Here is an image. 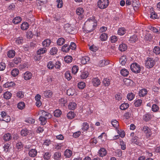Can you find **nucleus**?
I'll list each match as a JSON object with an SVG mask.
<instances>
[{
    "label": "nucleus",
    "instance_id": "obj_61",
    "mask_svg": "<svg viewBox=\"0 0 160 160\" xmlns=\"http://www.w3.org/2000/svg\"><path fill=\"white\" fill-rule=\"evenodd\" d=\"M25 121L28 123L30 124H33L34 123L35 120L34 119L32 118H29L27 120H26Z\"/></svg>",
    "mask_w": 160,
    "mask_h": 160
},
{
    "label": "nucleus",
    "instance_id": "obj_33",
    "mask_svg": "<svg viewBox=\"0 0 160 160\" xmlns=\"http://www.w3.org/2000/svg\"><path fill=\"white\" fill-rule=\"evenodd\" d=\"M22 20L21 18L20 17H17L15 18L12 20V22L15 24H17L19 23Z\"/></svg>",
    "mask_w": 160,
    "mask_h": 160
},
{
    "label": "nucleus",
    "instance_id": "obj_28",
    "mask_svg": "<svg viewBox=\"0 0 160 160\" xmlns=\"http://www.w3.org/2000/svg\"><path fill=\"white\" fill-rule=\"evenodd\" d=\"M15 84L13 82H7L3 85V87L5 88H9L13 87Z\"/></svg>",
    "mask_w": 160,
    "mask_h": 160
},
{
    "label": "nucleus",
    "instance_id": "obj_45",
    "mask_svg": "<svg viewBox=\"0 0 160 160\" xmlns=\"http://www.w3.org/2000/svg\"><path fill=\"white\" fill-rule=\"evenodd\" d=\"M25 106V103L23 102H21L18 103L17 105L18 108L20 110L23 109Z\"/></svg>",
    "mask_w": 160,
    "mask_h": 160
},
{
    "label": "nucleus",
    "instance_id": "obj_37",
    "mask_svg": "<svg viewBox=\"0 0 160 160\" xmlns=\"http://www.w3.org/2000/svg\"><path fill=\"white\" fill-rule=\"evenodd\" d=\"M109 63L108 61H106L105 60H102L100 61L99 65L100 67H103L108 65Z\"/></svg>",
    "mask_w": 160,
    "mask_h": 160
},
{
    "label": "nucleus",
    "instance_id": "obj_24",
    "mask_svg": "<svg viewBox=\"0 0 160 160\" xmlns=\"http://www.w3.org/2000/svg\"><path fill=\"white\" fill-rule=\"evenodd\" d=\"M29 28V24L26 22H24L21 25V29L25 30H27Z\"/></svg>",
    "mask_w": 160,
    "mask_h": 160
},
{
    "label": "nucleus",
    "instance_id": "obj_42",
    "mask_svg": "<svg viewBox=\"0 0 160 160\" xmlns=\"http://www.w3.org/2000/svg\"><path fill=\"white\" fill-rule=\"evenodd\" d=\"M62 114L61 111L58 109L56 110L54 112V115L56 117H59Z\"/></svg>",
    "mask_w": 160,
    "mask_h": 160
},
{
    "label": "nucleus",
    "instance_id": "obj_46",
    "mask_svg": "<svg viewBox=\"0 0 160 160\" xmlns=\"http://www.w3.org/2000/svg\"><path fill=\"white\" fill-rule=\"evenodd\" d=\"M129 107V104L127 103H124L122 104L120 106V109L122 110H125Z\"/></svg>",
    "mask_w": 160,
    "mask_h": 160
},
{
    "label": "nucleus",
    "instance_id": "obj_1",
    "mask_svg": "<svg viewBox=\"0 0 160 160\" xmlns=\"http://www.w3.org/2000/svg\"><path fill=\"white\" fill-rule=\"evenodd\" d=\"M97 25V23L95 22L94 18L88 19L84 23L86 28L85 32L86 33L92 32L95 29Z\"/></svg>",
    "mask_w": 160,
    "mask_h": 160
},
{
    "label": "nucleus",
    "instance_id": "obj_2",
    "mask_svg": "<svg viewBox=\"0 0 160 160\" xmlns=\"http://www.w3.org/2000/svg\"><path fill=\"white\" fill-rule=\"evenodd\" d=\"M38 114L41 115L39 120L41 122V124L42 125H45L47 122V119L51 118L52 116L50 113L44 110L40 111Z\"/></svg>",
    "mask_w": 160,
    "mask_h": 160
},
{
    "label": "nucleus",
    "instance_id": "obj_13",
    "mask_svg": "<svg viewBox=\"0 0 160 160\" xmlns=\"http://www.w3.org/2000/svg\"><path fill=\"white\" fill-rule=\"evenodd\" d=\"M148 91L146 89L143 88L139 92V96L140 97H143L147 94Z\"/></svg>",
    "mask_w": 160,
    "mask_h": 160
},
{
    "label": "nucleus",
    "instance_id": "obj_22",
    "mask_svg": "<svg viewBox=\"0 0 160 160\" xmlns=\"http://www.w3.org/2000/svg\"><path fill=\"white\" fill-rule=\"evenodd\" d=\"M126 56H123L120 58L119 62L122 65H125L126 64L127 59Z\"/></svg>",
    "mask_w": 160,
    "mask_h": 160
},
{
    "label": "nucleus",
    "instance_id": "obj_15",
    "mask_svg": "<svg viewBox=\"0 0 160 160\" xmlns=\"http://www.w3.org/2000/svg\"><path fill=\"white\" fill-rule=\"evenodd\" d=\"M61 156V153L59 152H55L53 155V158L55 160H60Z\"/></svg>",
    "mask_w": 160,
    "mask_h": 160
},
{
    "label": "nucleus",
    "instance_id": "obj_60",
    "mask_svg": "<svg viewBox=\"0 0 160 160\" xmlns=\"http://www.w3.org/2000/svg\"><path fill=\"white\" fill-rule=\"evenodd\" d=\"M112 124L113 127L117 128L119 126V123L116 120H114L112 121Z\"/></svg>",
    "mask_w": 160,
    "mask_h": 160
},
{
    "label": "nucleus",
    "instance_id": "obj_8",
    "mask_svg": "<svg viewBox=\"0 0 160 160\" xmlns=\"http://www.w3.org/2000/svg\"><path fill=\"white\" fill-rule=\"evenodd\" d=\"M153 117L152 115L148 113L143 115V118L144 121L147 122L150 120Z\"/></svg>",
    "mask_w": 160,
    "mask_h": 160
},
{
    "label": "nucleus",
    "instance_id": "obj_55",
    "mask_svg": "<svg viewBox=\"0 0 160 160\" xmlns=\"http://www.w3.org/2000/svg\"><path fill=\"white\" fill-rule=\"evenodd\" d=\"M88 72H83L81 73V77L82 79H85L88 77Z\"/></svg>",
    "mask_w": 160,
    "mask_h": 160
},
{
    "label": "nucleus",
    "instance_id": "obj_12",
    "mask_svg": "<svg viewBox=\"0 0 160 160\" xmlns=\"http://www.w3.org/2000/svg\"><path fill=\"white\" fill-rule=\"evenodd\" d=\"M92 81L93 85L95 87L98 86L101 83L100 80L98 78H93Z\"/></svg>",
    "mask_w": 160,
    "mask_h": 160
},
{
    "label": "nucleus",
    "instance_id": "obj_39",
    "mask_svg": "<svg viewBox=\"0 0 160 160\" xmlns=\"http://www.w3.org/2000/svg\"><path fill=\"white\" fill-rule=\"evenodd\" d=\"M120 73L122 76L126 77L128 75L129 72L126 69H123L121 70Z\"/></svg>",
    "mask_w": 160,
    "mask_h": 160
},
{
    "label": "nucleus",
    "instance_id": "obj_51",
    "mask_svg": "<svg viewBox=\"0 0 160 160\" xmlns=\"http://www.w3.org/2000/svg\"><path fill=\"white\" fill-rule=\"evenodd\" d=\"M23 147V145L22 142H17L16 145V148L18 150H20L22 149Z\"/></svg>",
    "mask_w": 160,
    "mask_h": 160
},
{
    "label": "nucleus",
    "instance_id": "obj_35",
    "mask_svg": "<svg viewBox=\"0 0 160 160\" xmlns=\"http://www.w3.org/2000/svg\"><path fill=\"white\" fill-rule=\"evenodd\" d=\"M76 13L78 15H82L84 13V10L82 8H79L77 9Z\"/></svg>",
    "mask_w": 160,
    "mask_h": 160
},
{
    "label": "nucleus",
    "instance_id": "obj_58",
    "mask_svg": "<svg viewBox=\"0 0 160 160\" xmlns=\"http://www.w3.org/2000/svg\"><path fill=\"white\" fill-rule=\"evenodd\" d=\"M74 90L71 88L68 89L67 90V94L68 96L73 95L74 94Z\"/></svg>",
    "mask_w": 160,
    "mask_h": 160
},
{
    "label": "nucleus",
    "instance_id": "obj_36",
    "mask_svg": "<svg viewBox=\"0 0 160 160\" xmlns=\"http://www.w3.org/2000/svg\"><path fill=\"white\" fill-rule=\"evenodd\" d=\"M51 153L49 152H46L44 153L43 154V158L45 160H49L51 157Z\"/></svg>",
    "mask_w": 160,
    "mask_h": 160
},
{
    "label": "nucleus",
    "instance_id": "obj_34",
    "mask_svg": "<svg viewBox=\"0 0 160 160\" xmlns=\"http://www.w3.org/2000/svg\"><path fill=\"white\" fill-rule=\"evenodd\" d=\"M65 42V39L62 38H58L57 41V44L59 46H61L63 45Z\"/></svg>",
    "mask_w": 160,
    "mask_h": 160
},
{
    "label": "nucleus",
    "instance_id": "obj_10",
    "mask_svg": "<svg viewBox=\"0 0 160 160\" xmlns=\"http://www.w3.org/2000/svg\"><path fill=\"white\" fill-rule=\"evenodd\" d=\"M106 150L104 148H101L98 152V155L101 157H103L107 154Z\"/></svg>",
    "mask_w": 160,
    "mask_h": 160
},
{
    "label": "nucleus",
    "instance_id": "obj_56",
    "mask_svg": "<svg viewBox=\"0 0 160 160\" xmlns=\"http://www.w3.org/2000/svg\"><path fill=\"white\" fill-rule=\"evenodd\" d=\"M153 52L156 54L160 53V48L158 46H155L153 49Z\"/></svg>",
    "mask_w": 160,
    "mask_h": 160
},
{
    "label": "nucleus",
    "instance_id": "obj_5",
    "mask_svg": "<svg viewBox=\"0 0 160 160\" xmlns=\"http://www.w3.org/2000/svg\"><path fill=\"white\" fill-rule=\"evenodd\" d=\"M130 69L132 72L136 73H139L141 71L140 65L137 63H133L131 64Z\"/></svg>",
    "mask_w": 160,
    "mask_h": 160
},
{
    "label": "nucleus",
    "instance_id": "obj_64",
    "mask_svg": "<svg viewBox=\"0 0 160 160\" xmlns=\"http://www.w3.org/2000/svg\"><path fill=\"white\" fill-rule=\"evenodd\" d=\"M21 62V59L19 57H15L13 60V62L16 64H18Z\"/></svg>",
    "mask_w": 160,
    "mask_h": 160
},
{
    "label": "nucleus",
    "instance_id": "obj_38",
    "mask_svg": "<svg viewBox=\"0 0 160 160\" xmlns=\"http://www.w3.org/2000/svg\"><path fill=\"white\" fill-rule=\"evenodd\" d=\"M19 72V71L18 69L15 68L12 71L11 73L13 77H15L18 75Z\"/></svg>",
    "mask_w": 160,
    "mask_h": 160
},
{
    "label": "nucleus",
    "instance_id": "obj_16",
    "mask_svg": "<svg viewBox=\"0 0 160 160\" xmlns=\"http://www.w3.org/2000/svg\"><path fill=\"white\" fill-rule=\"evenodd\" d=\"M32 76V74L31 72H27L24 74L23 77L25 80H28L31 78Z\"/></svg>",
    "mask_w": 160,
    "mask_h": 160
},
{
    "label": "nucleus",
    "instance_id": "obj_63",
    "mask_svg": "<svg viewBox=\"0 0 160 160\" xmlns=\"http://www.w3.org/2000/svg\"><path fill=\"white\" fill-rule=\"evenodd\" d=\"M149 29H150V30L153 32H156L157 33H160L159 32L158 30V29L154 27L150 26L149 27Z\"/></svg>",
    "mask_w": 160,
    "mask_h": 160
},
{
    "label": "nucleus",
    "instance_id": "obj_49",
    "mask_svg": "<svg viewBox=\"0 0 160 160\" xmlns=\"http://www.w3.org/2000/svg\"><path fill=\"white\" fill-rule=\"evenodd\" d=\"M47 67L49 69H52L54 67V64L52 61H49L48 62L47 65Z\"/></svg>",
    "mask_w": 160,
    "mask_h": 160
},
{
    "label": "nucleus",
    "instance_id": "obj_47",
    "mask_svg": "<svg viewBox=\"0 0 160 160\" xmlns=\"http://www.w3.org/2000/svg\"><path fill=\"white\" fill-rule=\"evenodd\" d=\"M89 60V58L88 57H82L81 60V62L82 64H85Z\"/></svg>",
    "mask_w": 160,
    "mask_h": 160
},
{
    "label": "nucleus",
    "instance_id": "obj_21",
    "mask_svg": "<svg viewBox=\"0 0 160 160\" xmlns=\"http://www.w3.org/2000/svg\"><path fill=\"white\" fill-rule=\"evenodd\" d=\"M47 51V49L45 47L41 48L37 51V54L40 55L45 53Z\"/></svg>",
    "mask_w": 160,
    "mask_h": 160
},
{
    "label": "nucleus",
    "instance_id": "obj_62",
    "mask_svg": "<svg viewBox=\"0 0 160 160\" xmlns=\"http://www.w3.org/2000/svg\"><path fill=\"white\" fill-rule=\"evenodd\" d=\"M116 156L118 157H121L122 156V152L121 150H117L115 151Z\"/></svg>",
    "mask_w": 160,
    "mask_h": 160
},
{
    "label": "nucleus",
    "instance_id": "obj_43",
    "mask_svg": "<svg viewBox=\"0 0 160 160\" xmlns=\"http://www.w3.org/2000/svg\"><path fill=\"white\" fill-rule=\"evenodd\" d=\"M132 5L133 7H138L140 5V3L138 0H132Z\"/></svg>",
    "mask_w": 160,
    "mask_h": 160
},
{
    "label": "nucleus",
    "instance_id": "obj_44",
    "mask_svg": "<svg viewBox=\"0 0 160 160\" xmlns=\"http://www.w3.org/2000/svg\"><path fill=\"white\" fill-rule=\"evenodd\" d=\"M65 62L67 63L71 62L72 61V58L70 56H66L64 58Z\"/></svg>",
    "mask_w": 160,
    "mask_h": 160
},
{
    "label": "nucleus",
    "instance_id": "obj_31",
    "mask_svg": "<svg viewBox=\"0 0 160 160\" xmlns=\"http://www.w3.org/2000/svg\"><path fill=\"white\" fill-rule=\"evenodd\" d=\"M15 52L13 50H10L8 52L7 55L8 57L11 58H13L15 55Z\"/></svg>",
    "mask_w": 160,
    "mask_h": 160
},
{
    "label": "nucleus",
    "instance_id": "obj_7",
    "mask_svg": "<svg viewBox=\"0 0 160 160\" xmlns=\"http://www.w3.org/2000/svg\"><path fill=\"white\" fill-rule=\"evenodd\" d=\"M156 132L154 130L151 131L149 129L145 134V136L147 138H152L154 137L156 135Z\"/></svg>",
    "mask_w": 160,
    "mask_h": 160
},
{
    "label": "nucleus",
    "instance_id": "obj_11",
    "mask_svg": "<svg viewBox=\"0 0 160 160\" xmlns=\"http://www.w3.org/2000/svg\"><path fill=\"white\" fill-rule=\"evenodd\" d=\"M138 40V38L137 35L134 34L130 37L129 39V41L130 42L133 43L137 42Z\"/></svg>",
    "mask_w": 160,
    "mask_h": 160
},
{
    "label": "nucleus",
    "instance_id": "obj_9",
    "mask_svg": "<svg viewBox=\"0 0 160 160\" xmlns=\"http://www.w3.org/2000/svg\"><path fill=\"white\" fill-rule=\"evenodd\" d=\"M28 154L30 157L34 158L37 155V152L36 149H32L29 151Z\"/></svg>",
    "mask_w": 160,
    "mask_h": 160
},
{
    "label": "nucleus",
    "instance_id": "obj_25",
    "mask_svg": "<svg viewBox=\"0 0 160 160\" xmlns=\"http://www.w3.org/2000/svg\"><path fill=\"white\" fill-rule=\"evenodd\" d=\"M126 32V30L124 28H119L118 31V34L120 36L123 35Z\"/></svg>",
    "mask_w": 160,
    "mask_h": 160
},
{
    "label": "nucleus",
    "instance_id": "obj_57",
    "mask_svg": "<svg viewBox=\"0 0 160 160\" xmlns=\"http://www.w3.org/2000/svg\"><path fill=\"white\" fill-rule=\"evenodd\" d=\"M115 98L116 100H121L122 99V94L120 93H118L115 95Z\"/></svg>",
    "mask_w": 160,
    "mask_h": 160
},
{
    "label": "nucleus",
    "instance_id": "obj_20",
    "mask_svg": "<svg viewBox=\"0 0 160 160\" xmlns=\"http://www.w3.org/2000/svg\"><path fill=\"white\" fill-rule=\"evenodd\" d=\"M51 42V41L50 39H47L43 41L42 44L44 47H47L49 46Z\"/></svg>",
    "mask_w": 160,
    "mask_h": 160
},
{
    "label": "nucleus",
    "instance_id": "obj_14",
    "mask_svg": "<svg viewBox=\"0 0 160 160\" xmlns=\"http://www.w3.org/2000/svg\"><path fill=\"white\" fill-rule=\"evenodd\" d=\"M12 138L11 134L8 133L4 134L3 136V140L6 141H8L11 140Z\"/></svg>",
    "mask_w": 160,
    "mask_h": 160
},
{
    "label": "nucleus",
    "instance_id": "obj_59",
    "mask_svg": "<svg viewBox=\"0 0 160 160\" xmlns=\"http://www.w3.org/2000/svg\"><path fill=\"white\" fill-rule=\"evenodd\" d=\"M72 73L74 74H75L78 71V68L77 66H74L72 67Z\"/></svg>",
    "mask_w": 160,
    "mask_h": 160
},
{
    "label": "nucleus",
    "instance_id": "obj_54",
    "mask_svg": "<svg viewBox=\"0 0 160 160\" xmlns=\"http://www.w3.org/2000/svg\"><path fill=\"white\" fill-rule=\"evenodd\" d=\"M85 83L82 82H81L78 83V87L81 89H83L85 87Z\"/></svg>",
    "mask_w": 160,
    "mask_h": 160
},
{
    "label": "nucleus",
    "instance_id": "obj_40",
    "mask_svg": "<svg viewBox=\"0 0 160 160\" xmlns=\"http://www.w3.org/2000/svg\"><path fill=\"white\" fill-rule=\"evenodd\" d=\"M150 17L153 19H158L159 18V16L154 11H153L152 12H151Z\"/></svg>",
    "mask_w": 160,
    "mask_h": 160
},
{
    "label": "nucleus",
    "instance_id": "obj_18",
    "mask_svg": "<svg viewBox=\"0 0 160 160\" xmlns=\"http://www.w3.org/2000/svg\"><path fill=\"white\" fill-rule=\"evenodd\" d=\"M127 48V45L125 43H121L119 47V49L121 52H124L125 51Z\"/></svg>",
    "mask_w": 160,
    "mask_h": 160
},
{
    "label": "nucleus",
    "instance_id": "obj_29",
    "mask_svg": "<svg viewBox=\"0 0 160 160\" xmlns=\"http://www.w3.org/2000/svg\"><path fill=\"white\" fill-rule=\"evenodd\" d=\"M69 45L65 44L62 47L61 50L62 51L65 52H68L70 50Z\"/></svg>",
    "mask_w": 160,
    "mask_h": 160
},
{
    "label": "nucleus",
    "instance_id": "obj_17",
    "mask_svg": "<svg viewBox=\"0 0 160 160\" xmlns=\"http://www.w3.org/2000/svg\"><path fill=\"white\" fill-rule=\"evenodd\" d=\"M89 127V125L87 122H84L82 126V130L83 132L87 131Z\"/></svg>",
    "mask_w": 160,
    "mask_h": 160
},
{
    "label": "nucleus",
    "instance_id": "obj_52",
    "mask_svg": "<svg viewBox=\"0 0 160 160\" xmlns=\"http://www.w3.org/2000/svg\"><path fill=\"white\" fill-rule=\"evenodd\" d=\"M65 76L66 78L68 80H71L72 78V77L71 76V74L69 71H67L65 72Z\"/></svg>",
    "mask_w": 160,
    "mask_h": 160
},
{
    "label": "nucleus",
    "instance_id": "obj_26",
    "mask_svg": "<svg viewBox=\"0 0 160 160\" xmlns=\"http://www.w3.org/2000/svg\"><path fill=\"white\" fill-rule=\"evenodd\" d=\"M43 94L46 98H50L52 95V92L50 90H47L44 92Z\"/></svg>",
    "mask_w": 160,
    "mask_h": 160
},
{
    "label": "nucleus",
    "instance_id": "obj_19",
    "mask_svg": "<svg viewBox=\"0 0 160 160\" xmlns=\"http://www.w3.org/2000/svg\"><path fill=\"white\" fill-rule=\"evenodd\" d=\"M108 37V35L106 33H102L101 34L100 37L99 38L102 41H106Z\"/></svg>",
    "mask_w": 160,
    "mask_h": 160
},
{
    "label": "nucleus",
    "instance_id": "obj_53",
    "mask_svg": "<svg viewBox=\"0 0 160 160\" xmlns=\"http://www.w3.org/2000/svg\"><path fill=\"white\" fill-rule=\"evenodd\" d=\"M24 93L22 91L18 92L17 93V97L19 98H22L24 96Z\"/></svg>",
    "mask_w": 160,
    "mask_h": 160
},
{
    "label": "nucleus",
    "instance_id": "obj_32",
    "mask_svg": "<svg viewBox=\"0 0 160 160\" xmlns=\"http://www.w3.org/2000/svg\"><path fill=\"white\" fill-rule=\"evenodd\" d=\"M11 93L9 92H7L3 94V97L5 99H9L12 96Z\"/></svg>",
    "mask_w": 160,
    "mask_h": 160
},
{
    "label": "nucleus",
    "instance_id": "obj_3",
    "mask_svg": "<svg viewBox=\"0 0 160 160\" xmlns=\"http://www.w3.org/2000/svg\"><path fill=\"white\" fill-rule=\"evenodd\" d=\"M109 2V0H99L98 2V6L101 9H104L108 6Z\"/></svg>",
    "mask_w": 160,
    "mask_h": 160
},
{
    "label": "nucleus",
    "instance_id": "obj_30",
    "mask_svg": "<svg viewBox=\"0 0 160 160\" xmlns=\"http://www.w3.org/2000/svg\"><path fill=\"white\" fill-rule=\"evenodd\" d=\"M58 49L56 47H53L50 51V54L52 55H54L56 54L58 52Z\"/></svg>",
    "mask_w": 160,
    "mask_h": 160
},
{
    "label": "nucleus",
    "instance_id": "obj_41",
    "mask_svg": "<svg viewBox=\"0 0 160 160\" xmlns=\"http://www.w3.org/2000/svg\"><path fill=\"white\" fill-rule=\"evenodd\" d=\"M75 115V114L73 112L70 111L67 114V116L68 118L71 119L73 118Z\"/></svg>",
    "mask_w": 160,
    "mask_h": 160
},
{
    "label": "nucleus",
    "instance_id": "obj_4",
    "mask_svg": "<svg viewBox=\"0 0 160 160\" xmlns=\"http://www.w3.org/2000/svg\"><path fill=\"white\" fill-rule=\"evenodd\" d=\"M155 64V62L153 58H148L145 61V66L148 68H152Z\"/></svg>",
    "mask_w": 160,
    "mask_h": 160
},
{
    "label": "nucleus",
    "instance_id": "obj_27",
    "mask_svg": "<svg viewBox=\"0 0 160 160\" xmlns=\"http://www.w3.org/2000/svg\"><path fill=\"white\" fill-rule=\"evenodd\" d=\"M72 154V152L69 149H66L64 152V156L67 158L70 157Z\"/></svg>",
    "mask_w": 160,
    "mask_h": 160
},
{
    "label": "nucleus",
    "instance_id": "obj_6",
    "mask_svg": "<svg viewBox=\"0 0 160 160\" xmlns=\"http://www.w3.org/2000/svg\"><path fill=\"white\" fill-rule=\"evenodd\" d=\"M20 133L22 137H26L27 136H32L33 134L32 131L29 130L26 128L22 129Z\"/></svg>",
    "mask_w": 160,
    "mask_h": 160
},
{
    "label": "nucleus",
    "instance_id": "obj_23",
    "mask_svg": "<svg viewBox=\"0 0 160 160\" xmlns=\"http://www.w3.org/2000/svg\"><path fill=\"white\" fill-rule=\"evenodd\" d=\"M77 107V104L76 103L71 102H70L68 105V108L70 110H73L75 109Z\"/></svg>",
    "mask_w": 160,
    "mask_h": 160
},
{
    "label": "nucleus",
    "instance_id": "obj_50",
    "mask_svg": "<svg viewBox=\"0 0 160 160\" xmlns=\"http://www.w3.org/2000/svg\"><path fill=\"white\" fill-rule=\"evenodd\" d=\"M135 97V95L132 92L128 93L127 95V98L128 100H132Z\"/></svg>",
    "mask_w": 160,
    "mask_h": 160
},
{
    "label": "nucleus",
    "instance_id": "obj_48",
    "mask_svg": "<svg viewBox=\"0 0 160 160\" xmlns=\"http://www.w3.org/2000/svg\"><path fill=\"white\" fill-rule=\"evenodd\" d=\"M103 83L104 86H108L110 84V80L107 78H105L103 81Z\"/></svg>",
    "mask_w": 160,
    "mask_h": 160
}]
</instances>
